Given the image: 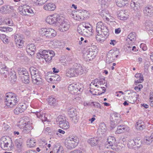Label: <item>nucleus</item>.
Returning a JSON list of instances; mask_svg holds the SVG:
<instances>
[{
  "label": "nucleus",
  "mask_w": 153,
  "mask_h": 153,
  "mask_svg": "<svg viewBox=\"0 0 153 153\" xmlns=\"http://www.w3.org/2000/svg\"><path fill=\"white\" fill-rule=\"evenodd\" d=\"M98 141V139L97 137H94L89 139L88 142L91 146H95L97 144Z\"/></svg>",
  "instance_id": "obj_36"
},
{
  "label": "nucleus",
  "mask_w": 153,
  "mask_h": 153,
  "mask_svg": "<svg viewBox=\"0 0 153 153\" xmlns=\"http://www.w3.org/2000/svg\"><path fill=\"white\" fill-rule=\"evenodd\" d=\"M32 80L33 83L34 84L39 85L42 83V77H38L35 78L34 76H32Z\"/></svg>",
  "instance_id": "obj_26"
},
{
  "label": "nucleus",
  "mask_w": 153,
  "mask_h": 153,
  "mask_svg": "<svg viewBox=\"0 0 153 153\" xmlns=\"http://www.w3.org/2000/svg\"><path fill=\"white\" fill-rule=\"evenodd\" d=\"M126 126L123 125L118 126L116 133L120 134L124 132L126 130Z\"/></svg>",
  "instance_id": "obj_30"
},
{
  "label": "nucleus",
  "mask_w": 153,
  "mask_h": 153,
  "mask_svg": "<svg viewBox=\"0 0 153 153\" xmlns=\"http://www.w3.org/2000/svg\"><path fill=\"white\" fill-rule=\"evenodd\" d=\"M5 22L6 24L8 25L9 26H11L13 25V22L11 19L7 20L5 21Z\"/></svg>",
  "instance_id": "obj_57"
},
{
  "label": "nucleus",
  "mask_w": 153,
  "mask_h": 153,
  "mask_svg": "<svg viewBox=\"0 0 153 153\" xmlns=\"http://www.w3.org/2000/svg\"><path fill=\"white\" fill-rule=\"evenodd\" d=\"M24 41L23 39L20 40L19 41L15 42L16 46L19 48H22L24 45Z\"/></svg>",
  "instance_id": "obj_49"
},
{
  "label": "nucleus",
  "mask_w": 153,
  "mask_h": 153,
  "mask_svg": "<svg viewBox=\"0 0 153 153\" xmlns=\"http://www.w3.org/2000/svg\"><path fill=\"white\" fill-rule=\"evenodd\" d=\"M75 67L66 71V76L69 77L76 76Z\"/></svg>",
  "instance_id": "obj_25"
},
{
  "label": "nucleus",
  "mask_w": 153,
  "mask_h": 153,
  "mask_svg": "<svg viewBox=\"0 0 153 153\" xmlns=\"http://www.w3.org/2000/svg\"><path fill=\"white\" fill-rule=\"evenodd\" d=\"M27 145L30 147H34L36 145V141L33 138L29 139L27 140Z\"/></svg>",
  "instance_id": "obj_34"
},
{
  "label": "nucleus",
  "mask_w": 153,
  "mask_h": 153,
  "mask_svg": "<svg viewBox=\"0 0 153 153\" xmlns=\"http://www.w3.org/2000/svg\"><path fill=\"white\" fill-rule=\"evenodd\" d=\"M26 117H23L20 119L18 124H17V126L21 128H23L25 126H27L28 124V122L25 120Z\"/></svg>",
  "instance_id": "obj_22"
},
{
  "label": "nucleus",
  "mask_w": 153,
  "mask_h": 153,
  "mask_svg": "<svg viewBox=\"0 0 153 153\" xmlns=\"http://www.w3.org/2000/svg\"><path fill=\"white\" fill-rule=\"evenodd\" d=\"M128 94L129 96L128 98V101L131 104L134 103L136 100H135L136 97L135 96H132V94L128 93Z\"/></svg>",
  "instance_id": "obj_41"
},
{
  "label": "nucleus",
  "mask_w": 153,
  "mask_h": 153,
  "mask_svg": "<svg viewBox=\"0 0 153 153\" xmlns=\"http://www.w3.org/2000/svg\"><path fill=\"white\" fill-rule=\"evenodd\" d=\"M59 133L62 134H64L65 133V131L61 129H59L58 130V131L56 132V134L57 135H59Z\"/></svg>",
  "instance_id": "obj_63"
},
{
  "label": "nucleus",
  "mask_w": 153,
  "mask_h": 153,
  "mask_svg": "<svg viewBox=\"0 0 153 153\" xmlns=\"http://www.w3.org/2000/svg\"><path fill=\"white\" fill-rule=\"evenodd\" d=\"M74 67L76 76L81 75L86 72V70H84V68L80 64H76V65H75Z\"/></svg>",
  "instance_id": "obj_17"
},
{
  "label": "nucleus",
  "mask_w": 153,
  "mask_h": 153,
  "mask_svg": "<svg viewBox=\"0 0 153 153\" xmlns=\"http://www.w3.org/2000/svg\"><path fill=\"white\" fill-rule=\"evenodd\" d=\"M128 38L131 41L134 42L136 39V34L134 32L130 33L128 36Z\"/></svg>",
  "instance_id": "obj_39"
},
{
  "label": "nucleus",
  "mask_w": 153,
  "mask_h": 153,
  "mask_svg": "<svg viewBox=\"0 0 153 153\" xmlns=\"http://www.w3.org/2000/svg\"><path fill=\"white\" fill-rule=\"evenodd\" d=\"M27 13H34V12L33 11V10H32V9L30 7H29L27 5Z\"/></svg>",
  "instance_id": "obj_56"
},
{
  "label": "nucleus",
  "mask_w": 153,
  "mask_h": 153,
  "mask_svg": "<svg viewBox=\"0 0 153 153\" xmlns=\"http://www.w3.org/2000/svg\"><path fill=\"white\" fill-rule=\"evenodd\" d=\"M0 144L1 148L4 150H10L13 147L11 141L7 140L5 137L1 138Z\"/></svg>",
  "instance_id": "obj_6"
},
{
  "label": "nucleus",
  "mask_w": 153,
  "mask_h": 153,
  "mask_svg": "<svg viewBox=\"0 0 153 153\" xmlns=\"http://www.w3.org/2000/svg\"><path fill=\"white\" fill-rule=\"evenodd\" d=\"M113 59V58H112L110 56H108H108H107V57L106 60V62L108 64L111 63L114 60Z\"/></svg>",
  "instance_id": "obj_55"
},
{
  "label": "nucleus",
  "mask_w": 153,
  "mask_h": 153,
  "mask_svg": "<svg viewBox=\"0 0 153 153\" xmlns=\"http://www.w3.org/2000/svg\"><path fill=\"white\" fill-rule=\"evenodd\" d=\"M39 32L43 36H44L48 39L55 37L56 33L54 29L50 28H42Z\"/></svg>",
  "instance_id": "obj_5"
},
{
  "label": "nucleus",
  "mask_w": 153,
  "mask_h": 153,
  "mask_svg": "<svg viewBox=\"0 0 153 153\" xmlns=\"http://www.w3.org/2000/svg\"><path fill=\"white\" fill-rule=\"evenodd\" d=\"M1 74L3 75L4 76V77L5 78H7V75L8 74V72L6 70H4L2 71V72L1 73Z\"/></svg>",
  "instance_id": "obj_62"
},
{
  "label": "nucleus",
  "mask_w": 153,
  "mask_h": 153,
  "mask_svg": "<svg viewBox=\"0 0 153 153\" xmlns=\"http://www.w3.org/2000/svg\"><path fill=\"white\" fill-rule=\"evenodd\" d=\"M31 74L32 76H34L35 78L41 76V73L36 68L34 67H31L29 69Z\"/></svg>",
  "instance_id": "obj_19"
},
{
  "label": "nucleus",
  "mask_w": 153,
  "mask_h": 153,
  "mask_svg": "<svg viewBox=\"0 0 153 153\" xmlns=\"http://www.w3.org/2000/svg\"><path fill=\"white\" fill-rule=\"evenodd\" d=\"M104 88H105L104 87H101L99 88L98 89H95L96 90H97L98 91H99V92L97 93L96 91H95L96 93L97 94V95H100L104 93L106 91V89H104Z\"/></svg>",
  "instance_id": "obj_46"
},
{
  "label": "nucleus",
  "mask_w": 153,
  "mask_h": 153,
  "mask_svg": "<svg viewBox=\"0 0 153 153\" xmlns=\"http://www.w3.org/2000/svg\"><path fill=\"white\" fill-rule=\"evenodd\" d=\"M68 114L70 117H73V116L77 115V111L74 108H71L68 111Z\"/></svg>",
  "instance_id": "obj_35"
},
{
  "label": "nucleus",
  "mask_w": 153,
  "mask_h": 153,
  "mask_svg": "<svg viewBox=\"0 0 153 153\" xmlns=\"http://www.w3.org/2000/svg\"><path fill=\"white\" fill-rule=\"evenodd\" d=\"M32 128V126L30 124H27V126L22 128V132L23 134H28L30 132Z\"/></svg>",
  "instance_id": "obj_31"
},
{
  "label": "nucleus",
  "mask_w": 153,
  "mask_h": 153,
  "mask_svg": "<svg viewBox=\"0 0 153 153\" xmlns=\"http://www.w3.org/2000/svg\"><path fill=\"white\" fill-rule=\"evenodd\" d=\"M48 103L49 105L55 106L57 104V101L56 99L52 97H49L48 99Z\"/></svg>",
  "instance_id": "obj_33"
},
{
  "label": "nucleus",
  "mask_w": 153,
  "mask_h": 153,
  "mask_svg": "<svg viewBox=\"0 0 153 153\" xmlns=\"http://www.w3.org/2000/svg\"><path fill=\"white\" fill-rule=\"evenodd\" d=\"M57 122L59 123L60 127L64 129H67L69 128L68 122L65 117L63 118L62 116H59L57 118Z\"/></svg>",
  "instance_id": "obj_10"
},
{
  "label": "nucleus",
  "mask_w": 153,
  "mask_h": 153,
  "mask_svg": "<svg viewBox=\"0 0 153 153\" xmlns=\"http://www.w3.org/2000/svg\"><path fill=\"white\" fill-rule=\"evenodd\" d=\"M138 140H130L128 143V147L130 149L135 148V146L136 145V143L139 142Z\"/></svg>",
  "instance_id": "obj_29"
},
{
  "label": "nucleus",
  "mask_w": 153,
  "mask_h": 153,
  "mask_svg": "<svg viewBox=\"0 0 153 153\" xmlns=\"http://www.w3.org/2000/svg\"><path fill=\"white\" fill-rule=\"evenodd\" d=\"M79 138L76 136H71L67 138L65 142V146L68 149L74 148L79 143Z\"/></svg>",
  "instance_id": "obj_4"
},
{
  "label": "nucleus",
  "mask_w": 153,
  "mask_h": 153,
  "mask_svg": "<svg viewBox=\"0 0 153 153\" xmlns=\"http://www.w3.org/2000/svg\"><path fill=\"white\" fill-rule=\"evenodd\" d=\"M85 12V10L83 11L80 10L74 12L71 14L72 17L74 19L79 21L83 19V17Z\"/></svg>",
  "instance_id": "obj_13"
},
{
  "label": "nucleus",
  "mask_w": 153,
  "mask_h": 153,
  "mask_svg": "<svg viewBox=\"0 0 153 153\" xmlns=\"http://www.w3.org/2000/svg\"><path fill=\"white\" fill-rule=\"evenodd\" d=\"M13 30L12 28L9 27H0V30L7 33L12 31Z\"/></svg>",
  "instance_id": "obj_47"
},
{
  "label": "nucleus",
  "mask_w": 153,
  "mask_h": 153,
  "mask_svg": "<svg viewBox=\"0 0 153 153\" xmlns=\"http://www.w3.org/2000/svg\"><path fill=\"white\" fill-rule=\"evenodd\" d=\"M36 49V46L33 44L27 45L26 49L27 52L31 56L34 55Z\"/></svg>",
  "instance_id": "obj_18"
},
{
  "label": "nucleus",
  "mask_w": 153,
  "mask_h": 153,
  "mask_svg": "<svg viewBox=\"0 0 153 153\" xmlns=\"http://www.w3.org/2000/svg\"><path fill=\"white\" fill-rule=\"evenodd\" d=\"M140 1L139 0H132L131 4V7L138 13H140L141 11V7Z\"/></svg>",
  "instance_id": "obj_15"
},
{
  "label": "nucleus",
  "mask_w": 153,
  "mask_h": 153,
  "mask_svg": "<svg viewBox=\"0 0 153 153\" xmlns=\"http://www.w3.org/2000/svg\"><path fill=\"white\" fill-rule=\"evenodd\" d=\"M117 5L120 7H122L126 4L125 2L123 0H116Z\"/></svg>",
  "instance_id": "obj_48"
},
{
  "label": "nucleus",
  "mask_w": 153,
  "mask_h": 153,
  "mask_svg": "<svg viewBox=\"0 0 153 153\" xmlns=\"http://www.w3.org/2000/svg\"><path fill=\"white\" fill-rule=\"evenodd\" d=\"M71 120L72 122L74 123H76L78 120V118L77 117V115L73 116L72 117H70Z\"/></svg>",
  "instance_id": "obj_52"
},
{
  "label": "nucleus",
  "mask_w": 153,
  "mask_h": 153,
  "mask_svg": "<svg viewBox=\"0 0 153 153\" xmlns=\"http://www.w3.org/2000/svg\"><path fill=\"white\" fill-rule=\"evenodd\" d=\"M143 87V85L142 84H139L138 86H135L134 88L135 90H136L140 91Z\"/></svg>",
  "instance_id": "obj_59"
},
{
  "label": "nucleus",
  "mask_w": 153,
  "mask_h": 153,
  "mask_svg": "<svg viewBox=\"0 0 153 153\" xmlns=\"http://www.w3.org/2000/svg\"><path fill=\"white\" fill-rule=\"evenodd\" d=\"M107 56H110L112 58H113L114 59L118 57V55H117L116 52L112 50H111L109 51L107 55Z\"/></svg>",
  "instance_id": "obj_42"
},
{
  "label": "nucleus",
  "mask_w": 153,
  "mask_h": 153,
  "mask_svg": "<svg viewBox=\"0 0 153 153\" xmlns=\"http://www.w3.org/2000/svg\"><path fill=\"white\" fill-rule=\"evenodd\" d=\"M106 130V126L105 124L104 123H101L100 126L99 128H98V131L99 133L101 134L105 132Z\"/></svg>",
  "instance_id": "obj_38"
},
{
  "label": "nucleus",
  "mask_w": 153,
  "mask_h": 153,
  "mask_svg": "<svg viewBox=\"0 0 153 153\" xmlns=\"http://www.w3.org/2000/svg\"><path fill=\"white\" fill-rule=\"evenodd\" d=\"M10 76L9 77L11 82L13 83L16 81V74L14 71L12 72L10 74Z\"/></svg>",
  "instance_id": "obj_40"
},
{
  "label": "nucleus",
  "mask_w": 153,
  "mask_h": 153,
  "mask_svg": "<svg viewBox=\"0 0 153 153\" xmlns=\"http://www.w3.org/2000/svg\"><path fill=\"white\" fill-rule=\"evenodd\" d=\"M143 11L144 13L147 15L148 14H151L153 13L152 7L151 6L146 7L144 8Z\"/></svg>",
  "instance_id": "obj_32"
},
{
  "label": "nucleus",
  "mask_w": 153,
  "mask_h": 153,
  "mask_svg": "<svg viewBox=\"0 0 153 153\" xmlns=\"http://www.w3.org/2000/svg\"><path fill=\"white\" fill-rule=\"evenodd\" d=\"M60 18V20L58 24H60L59 29L62 32L67 31L69 28L70 25L62 16H61Z\"/></svg>",
  "instance_id": "obj_9"
},
{
  "label": "nucleus",
  "mask_w": 153,
  "mask_h": 153,
  "mask_svg": "<svg viewBox=\"0 0 153 153\" xmlns=\"http://www.w3.org/2000/svg\"><path fill=\"white\" fill-rule=\"evenodd\" d=\"M13 7L10 5H4L0 9V12L3 13H7L13 10Z\"/></svg>",
  "instance_id": "obj_20"
},
{
  "label": "nucleus",
  "mask_w": 153,
  "mask_h": 153,
  "mask_svg": "<svg viewBox=\"0 0 153 153\" xmlns=\"http://www.w3.org/2000/svg\"><path fill=\"white\" fill-rule=\"evenodd\" d=\"M84 23H83L82 25H80L77 28V31L78 33L81 35H83V30H84L85 28L84 25Z\"/></svg>",
  "instance_id": "obj_44"
},
{
  "label": "nucleus",
  "mask_w": 153,
  "mask_h": 153,
  "mask_svg": "<svg viewBox=\"0 0 153 153\" xmlns=\"http://www.w3.org/2000/svg\"><path fill=\"white\" fill-rule=\"evenodd\" d=\"M140 47L142 48L143 51H146L147 49L146 45L144 44H141L140 45Z\"/></svg>",
  "instance_id": "obj_60"
},
{
  "label": "nucleus",
  "mask_w": 153,
  "mask_h": 153,
  "mask_svg": "<svg viewBox=\"0 0 153 153\" xmlns=\"http://www.w3.org/2000/svg\"><path fill=\"white\" fill-rule=\"evenodd\" d=\"M117 15L118 18L122 20H126L128 16L127 12L125 10H120L119 12Z\"/></svg>",
  "instance_id": "obj_21"
},
{
  "label": "nucleus",
  "mask_w": 153,
  "mask_h": 153,
  "mask_svg": "<svg viewBox=\"0 0 153 153\" xmlns=\"http://www.w3.org/2000/svg\"><path fill=\"white\" fill-rule=\"evenodd\" d=\"M115 142V139L114 137L112 136L109 137L107 141L108 143L105 145V147L108 148L111 147V149L117 151V148L116 146L114 145Z\"/></svg>",
  "instance_id": "obj_12"
},
{
  "label": "nucleus",
  "mask_w": 153,
  "mask_h": 153,
  "mask_svg": "<svg viewBox=\"0 0 153 153\" xmlns=\"http://www.w3.org/2000/svg\"><path fill=\"white\" fill-rule=\"evenodd\" d=\"M109 30L105 24L103 22H98L97 24L96 39L101 42L104 41L109 34Z\"/></svg>",
  "instance_id": "obj_1"
},
{
  "label": "nucleus",
  "mask_w": 153,
  "mask_h": 153,
  "mask_svg": "<svg viewBox=\"0 0 153 153\" xmlns=\"http://www.w3.org/2000/svg\"><path fill=\"white\" fill-rule=\"evenodd\" d=\"M20 73L22 82L25 83H29L30 82V78L28 73L26 70H22Z\"/></svg>",
  "instance_id": "obj_14"
},
{
  "label": "nucleus",
  "mask_w": 153,
  "mask_h": 153,
  "mask_svg": "<svg viewBox=\"0 0 153 153\" xmlns=\"http://www.w3.org/2000/svg\"><path fill=\"white\" fill-rule=\"evenodd\" d=\"M27 5H23V6H20L19 7L18 10L21 14L24 15H27Z\"/></svg>",
  "instance_id": "obj_24"
},
{
  "label": "nucleus",
  "mask_w": 153,
  "mask_h": 153,
  "mask_svg": "<svg viewBox=\"0 0 153 153\" xmlns=\"http://www.w3.org/2000/svg\"><path fill=\"white\" fill-rule=\"evenodd\" d=\"M23 112L21 107H20L19 105L14 110V113L16 114H18Z\"/></svg>",
  "instance_id": "obj_50"
},
{
  "label": "nucleus",
  "mask_w": 153,
  "mask_h": 153,
  "mask_svg": "<svg viewBox=\"0 0 153 153\" xmlns=\"http://www.w3.org/2000/svg\"><path fill=\"white\" fill-rule=\"evenodd\" d=\"M97 54V52L93 51L92 49H88L86 52L84 54V57L87 61L91 60L94 58Z\"/></svg>",
  "instance_id": "obj_11"
},
{
  "label": "nucleus",
  "mask_w": 153,
  "mask_h": 153,
  "mask_svg": "<svg viewBox=\"0 0 153 153\" xmlns=\"http://www.w3.org/2000/svg\"><path fill=\"white\" fill-rule=\"evenodd\" d=\"M36 115L38 117L41 118L42 117L43 114L40 112H36Z\"/></svg>",
  "instance_id": "obj_64"
},
{
  "label": "nucleus",
  "mask_w": 153,
  "mask_h": 153,
  "mask_svg": "<svg viewBox=\"0 0 153 153\" xmlns=\"http://www.w3.org/2000/svg\"><path fill=\"white\" fill-rule=\"evenodd\" d=\"M153 140L150 137H146L144 140V142L146 144H150Z\"/></svg>",
  "instance_id": "obj_51"
},
{
  "label": "nucleus",
  "mask_w": 153,
  "mask_h": 153,
  "mask_svg": "<svg viewBox=\"0 0 153 153\" xmlns=\"http://www.w3.org/2000/svg\"><path fill=\"white\" fill-rule=\"evenodd\" d=\"M14 39L15 42L19 41L20 40L23 39L24 37L22 35H19L18 34H16L13 35Z\"/></svg>",
  "instance_id": "obj_45"
},
{
  "label": "nucleus",
  "mask_w": 153,
  "mask_h": 153,
  "mask_svg": "<svg viewBox=\"0 0 153 153\" xmlns=\"http://www.w3.org/2000/svg\"><path fill=\"white\" fill-rule=\"evenodd\" d=\"M153 22L150 20H147L145 23V26L148 30H151L152 29Z\"/></svg>",
  "instance_id": "obj_37"
},
{
  "label": "nucleus",
  "mask_w": 153,
  "mask_h": 153,
  "mask_svg": "<svg viewBox=\"0 0 153 153\" xmlns=\"http://www.w3.org/2000/svg\"><path fill=\"white\" fill-rule=\"evenodd\" d=\"M68 89L71 94H75L78 92H82L83 89V87L82 84L79 83L76 84L73 83L69 85Z\"/></svg>",
  "instance_id": "obj_7"
},
{
  "label": "nucleus",
  "mask_w": 153,
  "mask_h": 153,
  "mask_svg": "<svg viewBox=\"0 0 153 153\" xmlns=\"http://www.w3.org/2000/svg\"><path fill=\"white\" fill-rule=\"evenodd\" d=\"M5 96V102L8 107H13L17 104L19 101V97L13 93H8L6 94Z\"/></svg>",
  "instance_id": "obj_2"
},
{
  "label": "nucleus",
  "mask_w": 153,
  "mask_h": 153,
  "mask_svg": "<svg viewBox=\"0 0 153 153\" xmlns=\"http://www.w3.org/2000/svg\"><path fill=\"white\" fill-rule=\"evenodd\" d=\"M102 84V82L101 81L100 79H95L94 81H93L91 82V84L90 85L91 86L90 89H91V86L92 85H94L95 87H97V88H100L99 87V86L101 85Z\"/></svg>",
  "instance_id": "obj_27"
},
{
  "label": "nucleus",
  "mask_w": 153,
  "mask_h": 153,
  "mask_svg": "<svg viewBox=\"0 0 153 153\" xmlns=\"http://www.w3.org/2000/svg\"><path fill=\"white\" fill-rule=\"evenodd\" d=\"M44 9L47 10L53 11L56 8L55 5L53 3H49L44 6Z\"/></svg>",
  "instance_id": "obj_23"
},
{
  "label": "nucleus",
  "mask_w": 153,
  "mask_h": 153,
  "mask_svg": "<svg viewBox=\"0 0 153 153\" xmlns=\"http://www.w3.org/2000/svg\"><path fill=\"white\" fill-rule=\"evenodd\" d=\"M20 140H16V144L18 148H20L22 144V143L20 141Z\"/></svg>",
  "instance_id": "obj_53"
},
{
  "label": "nucleus",
  "mask_w": 153,
  "mask_h": 153,
  "mask_svg": "<svg viewBox=\"0 0 153 153\" xmlns=\"http://www.w3.org/2000/svg\"><path fill=\"white\" fill-rule=\"evenodd\" d=\"M144 124V123L142 121H139L135 125L136 128L139 130H143L145 128V126Z\"/></svg>",
  "instance_id": "obj_28"
},
{
  "label": "nucleus",
  "mask_w": 153,
  "mask_h": 153,
  "mask_svg": "<svg viewBox=\"0 0 153 153\" xmlns=\"http://www.w3.org/2000/svg\"><path fill=\"white\" fill-rule=\"evenodd\" d=\"M61 16L57 14L48 16L46 19V22L50 25L58 24Z\"/></svg>",
  "instance_id": "obj_8"
},
{
  "label": "nucleus",
  "mask_w": 153,
  "mask_h": 153,
  "mask_svg": "<svg viewBox=\"0 0 153 153\" xmlns=\"http://www.w3.org/2000/svg\"><path fill=\"white\" fill-rule=\"evenodd\" d=\"M53 79L54 81H59L60 80V78L58 75L55 74L53 76Z\"/></svg>",
  "instance_id": "obj_54"
},
{
  "label": "nucleus",
  "mask_w": 153,
  "mask_h": 153,
  "mask_svg": "<svg viewBox=\"0 0 153 153\" xmlns=\"http://www.w3.org/2000/svg\"><path fill=\"white\" fill-rule=\"evenodd\" d=\"M84 25L85 28L84 30H83V34L85 36H88L91 35L92 34V28L91 27L88 26L91 25L88 23H84Z\"/></svg>",
  "instance_id": "obj_16"
},
{
  "label": "nucleus",
  "mask_w": 153,
  "mask_h": 153,
  "mask_svg": "<svg viewBox=\"0 0 153 153\" xmlns=\"http://www.w3.org/2000/svg\"><path fill=\"white\" fill-rule=\"evenodd\" d=\"M143 80V78H141L140 79H139L137 80H135V84L136 85L137 84L139 83L142 82Z\"/></svg>",
  "instance_id": "obj_61"
},
{
  "label": "nucleus",
  "mask_w": 153,
  "mask_h": 153,
  "mask_svg": "<svg viewBox=\"0 0 153 153\" xmlns=\"http://www.w3.org/2000/svg\"><path fill=\"white\" fill-rule=\"evenodd\" d=\"M109 13L108 10L106 9L102 10L100 13V15L104 18L107 19L108 17L109 16Z\"/></svg>",
  "instance_id": "obj_43"
},
{
  "label": "nucleus",
  "mask_w": 153,
  "mask_h": 153,
  "mask_svg": "<svg viewBox=\"0 0 153 153\" xmlns=\"http://www.w3.org/2000/svg\"><path fill=\"white\" fill-rule=\"evenodd\" d=\"M19 106L20 107H21V109H22V110L23 112H24L27 108V105L25 104H24L22 105H20Z\"/></svg>",
  "instance_id": "obj_58"
},
{
  "label": "nucleus",
  "mask_w": 153,
  "mask_h": 153,
  "mask_svg": "<svg viewBox=\"0 0 153 153\" xmlns=\"http://www.w3.org/2000/svg\"><path fill=\"white\" fill-rule=\"evenodd\" d=\"M55 55V53L53 51L42 50H41L39 52L37 53V58L38 59L42 58H44L45 61L47 62L50 61L52 58Z\"/></svg>",
  "instance_id": "obj_3"
}]
</instances>
